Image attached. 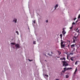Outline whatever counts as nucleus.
Here are the masks:
<instances>
[{"label":"nucleus","mask_w":80,"mask_h":80,"mask_svg":"<svg viewBox=\"0 0 80 80\" xmlns=\"http://www.w3.org/2000/svg\"><path fill=\"white\" fill-rule=\"evenodd\" d=\"M15 47H16V48H20V45L18 44H16L15 45Z\"/></svg>","instance_id":"nucleus-6"},{"label":"nucleus","mask_w":80,"mask_h":80,"mask_svg":"<svg viewBox=\"0 0 80 80\" xmlns=\"http://www.w3.org/2000/svg\"><path fill=\"white\" fill-rule=\"evenodd\" d=\"M45 76H46V77H48V75H45Z\"/></svg>","instance_id":"nucleus-30"},{"label":"nucleus","mask_w":80,"mask_h":80,"mask_svg":"<svg viewBox=\"0 0 80 80\" xmlns=\"http://www.w3.org/2000/svg\"><path fill=\"white\" fill-rule=\"evenodd\" d=\"M46 23H48V20H46Z\"/></svg>","instance_id":"nucleus-27"},{"label":"nucleus","mask_w":80,"mask_h":80,"mask_svg":"<svg viewBox=\"0 0 80 80\" xmlns=\"http://www.w3.org/2000/svg\"><path fill=\"white\" fill-rule=\"evenodd\" d=\"M74 25H75V22H74L73 23H72V27H73V26Z\"/></svg>","instance_id":"nucleus-12"},{"label":"nucleus","mask_w":80,"mask_h":80,"mask_svg":"<svg viewBox=\"0 0 80 80\" xmlns=\"http://www.w3.org/2000/svg\"><path fill=\"white\" fill-rule=\"evenodd\" d=\"M72 27H73V26H72V27H71L70 28H70V29H71H71H72Z\"/></svg>","instance_id":"nucleus-26"},{"label":"nucleus","mask_w":80,"mask_h":80,"mask_svg":"<svg viewBox=\"0 0 80 80\" xmlns=\"http://www.w3.org/2000/svg\"><path fill=\"white\" fill-rule=\"evenodd\" d=\"M33 44H36V42L35 41H33Z\"/></svg>","instance_id":"nucleus-16"},{"label":"nucleus","mask_w":80,"mask_h":80,"mask_svg":"<svg viewBox=\"0 0 80 80\" xmlns=\"http://www.w3.org/2000/svg\"><path fill=\"white\" fill-rule=\"evenodd\" d=\"M16 33L18 35V31H16Z\"/></svg>","instance_id":"nucleus-23"},{"label":"nucleus","mask_w":80,"mask_h":80,"mask_svg":"<svg viewBox=\"0 0 80 80\" xmlns=\"http://www.w3.org/2000/svg\"><path fill=\"white\" fill-rule=\"evenodd\" d=\"M67 59H68V55L67 56Z\"/></svg>","instance_id":"nucleus-29"},{"label":"nucleus","mask_w":80,"mask_h":80,"mask_svg":"<svg viewBox=\"0 0 80 80\" xmlns=\"http://www.w3.org/2000/svg\"><path fill=\"white\" fill-rule=\"evenodd\" d=\"M70 60H71L72 61H73V58H70Z\"/></svg>","instance_id":"nucleus-20"},{"label":"nucleus","mask_w":80,"mask_h":80,"mask_svg":"<svg viewBox=\"0 0 80 80\" xmlns=\"http://www.w3.org/2000/svg\"><path fill=\"white\" fill-rule=\"evenodd\" d=\"M67 69V68H63L64 70L62 71V72H63V73H64L65 71H66V69Z\"/></svg>","instance_id":"nucleus-8"},{"label":"nucleus","mask_w":80,"mask_h":80,"mask_svg":"<svg viewBox=\"0 0 80 80\" xmlns=\"http://www.w3.org/2000/svg\"><path fill=\"white\" fill-rule=\"evenodd\" d=\"M60 60H64V61L66 60L65 58H60Z\"/></svg>","instance_id":"nucleus-7"},{"label":"nucleus","mask_w":80,"mask_h":80,"mask_svg":"<svg viewBox=\"0 0 80 80\" xmlns=\"http://www.w3.org/2000/svg\"><path fill=\"white\" fill-rule=\"evenodd\" d=\"M29 61V62H31V61H33V60H30V59H28Z\"/></svg>","instance_id":"nucleus-25"},{"label":"nucleus","mask_w":80,"mask_h":80,"mask_svg":"<svg viewBox=\"0 0 80 80\" xmlns=\"http://www.w3.org/2000/svg\"><path fill=\"white\" fill-rule=\"evenodd\" d=\"M78 61H76L75 62V65H77L78 64Z\"/></svg>","instance_id":"nucleus-18"},{"label":"nucleus","mask_w":80,"mask_h":80,"mask_svg":"<svg viewBox=\"0 0 80 80\" xmlns=\"http://www.w3.org/2000/svg\"><path fill=\"white\" fill-rule=\"evenodd\" d=\"M65 42L64 41H62L61 42V48H63V47H65V45H63V43Z\"/></svg>","instance_id":"nucleus-2"},{"label":"nucleus","mask_w":80,"mask_h":80,"mask_svg":"<svg viewBox=\"0 0 80 80\" xmlns=\"http://www.w3.org/2000/svg\"><path fill=\"white\" fill-rule=\"evenodd\" d=\"M69 76H68V75H66V78H68Z\"/></svg>","instance_id":"nucleus-19"},{"label":"nucleus","mask_w":80,"mask_h":80,"mask_svg":"<svg viewBox=\"0 0 80 80\" xmlns=\"http://www.w3.org/2000/svg\"><path fill=\"white\" fill-rule=\"evenodd\" d=\"M60 37H61V38H62V34H61L60 35Z\"/></svg>","instance_id":"nucleus-17"},{"label":"nucleus","mask_w":80,"mask_h":80,"mask_svg":"<svg viewBox=\"0 0 80 80\" xmlns=\"http://www.w3.org/2000/svg\"><path fill=\"white\" fill-rule=\"evenodd\" d=\"M62 33L63 35V36H65V34L66 33V32H65V30H64V28H63V29Z\"/></svg>","instance_id":"nucleus-3"},{"label":"nucleus","mask_w":80,"mask_h":80,"mask_svg":"<svg viewBox=\"0 0 80 80\" xmlns=\"http://www.w3.org/2000/svg\"><path fill=\"white\" fill-rule=\"evenodd\" d=\"M61 75H62V73H61Z\"/></svg>","instance_id":"nucleus-34"},{"label":"nucleus","mask_w":80,"mask_h":80,"mask_svg":"<svg viewBox=\"0 0 80 80\" xmlns=\"http://www.w3.org/2000/svg\"><path fill=\"white\" fill-rule=\"evenodd\" d=\"M72 69V68H68L66 69V70H71Z\"/></svg>","instance_id":"nucleus-11"},{"label":"nucleus","mask_w":80,"mask_h":80,"mask_svg":"<svg viewBox=\"0 0 80 80\" xmlns=\"http://www.w3.org/2000/svg\"><path fill=\"white\" fill-rule=\"evenodd\" d=\"M58 53H59V55H60V54H61V52L59 51L58 52Z\"/></svg>","instance_id":"nucleus-22"},{"label":"nucleus","mask_w":80,"mask_h":80,"mask_svg":"<svg viewBox=\"0 0 80 80\" xmlns=\"http://www.w3.org/2000/svg\"><path fill=\"white\" fill-rule=\"evenodd\" d=\"M17 18H14V19L12 21V22H14V23H16L17 22Z\"/></svg>","instance_id":"nucleus-4"},{"label":"nucleus","mask_w":80,"mask_h":80,"mask_svg":"<svg viewBox=\"0 0 80 80\" xmlns=\"http://www.w3.org/2000/svg\"><path fill=\"white\" fill-rule=\"evenodd\" d=\"M58 7V4H56L55 6V10H56V8H57Z\"/></svg>","instance_id":"nucleus-9"},{"label":"nucleus","mask_w":80,"mask_h":80,"mask_svg":"<svg viewBox=\"0 0 80 80\" xmlns=\"http://www.w3.org/2000/svg\"><path fill=\"white\" fill-rule=\"evenodd\" d=\"M32 25L33 26H35L37 25V23H36V21H34L33 22H32Z\"/></svg>","instance_id":"nucleus-5"},{"label":"nucleus","mask_w":80,"mask_h":80,"mask_svg":"<svg viewBox=\"0 0 80 80\" xmlns=\"http://www.w3.org/2000/svg\"><path fill=\"white\" fill-rule=\"evenodd\" d=\"M76 22H77V21Z\"/></svg>","instance_id":"nucleus-35"},{"label":"nucleus","mask_w":80,"mask_h":80,"mask_svg":"<svg viewBox=\"0 0 80 80\" xmlns=\"http://www.w3.org/2000/svg\"><path fill=\"white\" fill-rule=\"evenodd\" d=\"M62 62L63 63V66H64V67H67V66L68 65V64L67 62H66L64 61H62Z\"/></svg>","instance_id":"nucleus-1"},{"label":"nucleus","mask_w":80,"mask_h":80,"mask_svg":"<svg viewBox=\"0 0 80 80\" xmlns=\"http://www.w3.org/2000/svg\"><path fill=\"white\" fill-rule=\"evenodd\" d=\"M75 35H77V34H76V33H75Z\"/></svg>","instance_id":"nucleus-33"},{"label":"nucleus","mask_w":80,"mask_h":80,"mask_svg":"<svg viewBox=\"0 0 80 80\" xmlns=\"http://www.w3.org/2000/svg\"><path fill=\"white\" fill-rule=\"evenodd\" d=\"M11 45H15V42H12L11 43Z\"/></svg>","instance_id":"nucleus-13"},{"label":"nucleus","mask_w":80,"mask_h":80,"mask_svg":"<svg viewBox=\"0 0 80 80\" xmlns=\"http://www.w3.org/2000/svg\"><path fill=\"white\" fill-rule=\"evenodd\" d=\"M74 38H75V39H76L77 38V37H74Z\"/></svg>","instance_id":"nucleus-31"},{"label":"nucleus","mask_w":80,"mask_h":80,"mask_svg":"<svg viewBox=\"0 0 80 80\" xmlns=\"http://www.w3.org/2000/svg\"><path fill=\"white\" fill-rule=\"evenodd\" d=\"M73 40V43H75V40L74 39Z\"/></svg>","instance_id":"nucleus-15"},{"label":"nucleus","mask_w":80,"mask_h":80,"mask_svg":"<svg viewBox=\"0 0 80 80\" xmlns=\"http://www.w3.org/2000/svg\"><path fill=\"white\" fill-rule=\"evenodd\" d=\"M77 30H78V28L77 29Z\"/></svg>","instance_id":"nucleus-36"},{"label":"nucleus","mask_w":80,"mask_h":80,"mask_svg":"<svg viewBox=\"0 0 80 80\" xmlns=\"http://www.w3.org/2000/svg\"><path fill=\"white\" fill-rule=\"evenodd\" d=\"M79 47H80V46H79V45H77V48H78Z\"/></svg>","instance_id":"nucleus-21"},{"label":"nucleus","mask_w":80,"mask_h":80,"mask_svg":"<svg viewBox=\"0 0 80 80\" xmlns=\"http://www.w3.org/2000/svg\"><path fill=\"white\" fill-rule=\"evenodd\" d=\"M77 19V18H75L74 19V20L75 21Z\"/></svg>","instance_id":"nucleus-28"},{"label":"nucleus","mask_w":80,"mask_h":80,"mask_svg":"<svg viewBox=\"0 0 80 80\" xmlns=\"http://www.w3.org/2000/svg\"><path fill=\"white\" fill-rule=\"evenodd\" d=\"M56 80H59V79H56Z\"/></svg>","instance_id":"nucleus-32"},{"label":"nucleus","mask_w":80,"mask_h":80,"mask_svg":"<svg viewBox=\"0 0 80 80\" xmlns=\"http://www.w3.org/2000/svg\"><path fill=\"white\" fill-rule=\"evenodd\" d=\"M70 55H73V53H70Z\"/></svg>","instance_id":"nucleus-24"},{"label":"nucleus","mask_w":80,"mask_h":80,"mask_svg":"<svg viewBox=\"0 0 80 80\" xmlns=\"http://www.w3.org/2000/svg\"><path fill=\"white\" fill-rule=\"evenodd\" d=\"M77 72V68H76L75 71V72L74 73V74H76V72Z\"/></svg>","instance_id":"nucleus-10"},{"label":"nucleus","mask_w":80,"mask_h":80,"mask_svg":"<svg viewBox=\"0 0 80 80\" xmlns=\"http://www.w3.org/2000/svg\"><path fill=\"white\" fill-rule=\"evenodd\" d=\"M71 47H75V44H72L71 45Z\"/></svg>","instance_id":"nucleus-14"}]
</instances>
